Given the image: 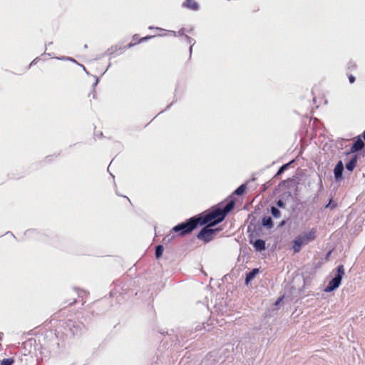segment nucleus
<instances>
[{
  "instance_id": "1",
  "label": "nucleus",
  "mask_w": 365,
  "mask_h": 365,
  "mask_svg": "<svg viewBox=\"0 0 365 365\" xmlns=\"http://www.w3.org/2000/svg\"><path fill=\"white\" fill-rule=\"evenodd\" d=\"M235 205V201L230 200L222 208L220 207L213 208L210 212H203L175 225L173 231L180 232V235L183 236L190 233L198 225H203L210 222V225H215L224 220L227 215L234 208Z\"/></svg>"
},
{
  "instance_id": "2",
  "label": "nucleus",
  "mask_w": 365,
  "mask_h": 365,
  "mask_svg": "<svg viewBox=\"0 0 365 365\" xmlns=\"http://www.w3.org/2000/svg\"><path fill=\"white\" fill-rule=\"evenodd\" d=\"M316 238V230L312 229L309 232L299 235L293 240V250L295 253L299 252L302 246L314 240Z\"/></svg>"
},
{
  "instance_id": "3",
  "label": "nucleus",
  "mask_w": 365,
  "mask_h": 365,
  "mask_svg": "<svg viewBox=\"0 0 365 365\" xmlns=\"http://www.w3.org/2000/svg\"><path fill=\"white\" fill-rule=\"evenodd\" d=\"M336 272H337L334 277L329 282L328 285L325 288V292H332L340 285L341 281L344 274V266L342 264L339 265L336 268Z\"/></svg>"
},
{
  "instance_id": "4",
  "label": "nucleus",
  "mask_w": 365,
  "mask_h": 365,
  "mask_svg": "<svg viewBox=\"0 0 365 365\" xmlns=\"http://www.w3.org/2000/svg\"><path fill=\"white\" fill-rule=\"evenodd\" d=\"M208 224L209 225L204 227L197 235V239L202 240L205 242L211 241L214 235L218 232L217 229L210 228L212 225H210V222H208Z\"/></svg>"
},
{
  "instance_id": "5",
  "label": "nucleus",
  "mask_w": 365,
  "mask_h": 365,
  "mask_svg": "<svg viewBox=\"0 0 365 365\" xmlns=\"http://www.w3.org/2000/svg\"><path fill=\"white\" fill-rule=\"evenodd\" d=\"M343 171H344V165L341 160H339L334 169V178L336 182H339L342 180L343 178Z\"/></svg>"
},
{
  "instance_id": "6",
  "label": "nucleus",
  "mask_w": 365,
  "mask_h": 365,
  "mask_svg": "<svg viewBox=\"0 0 365 365\" xmlns=\"http://www.w3.org/2000/svg\"><path fill=\"white\" fill-rule=\"evenodd\" d=\"M364 146V143L363 140L359 137L358 139L353 143V145L350 149V152L351 153L358 152V151L362 150Z\"/></svg>"
},
{
  "instance_id": "7",
  "label": "nucleus",
  "mask_w": 365,
  "mask_h": 365,
  "mask_svg": "<svg viewBox=\"0 0 365 365\" xmlns=\"http://www.w3.org/2000/svg\"><path fill=\"white\" fill-rule=\"evenodd\" d=\"M259 273V269L255 268L246 274L245 284H248L252 280H253L256 275Z\"/></svg>"
},
{
  "instance_id": "8",
  "label": "nucleus",
  "mask_w": 365,
  "mask_h": 365,
  "mask_svg": "<svg viewBox=\"0 0 365 365\" xmlns=\"http://www.w3.org/2000/svg\"><path fill=\"white\" fill-rule=\"evenodd\" d=\"M262 225L267 229H272L273 227V221L270 216H264L262 220Z\"/></svg>"
},
{
  "instance_id": "9",
  "label": "nucleus",
  "mask_w": 365,
  "mask_h": 365,
  "mask_svg": "<svg viewBox=\"0 0 365 365\" xmlns=\"http://www.w3.org/2000/svg\"><path fill=\"white\" fill-rule=\"evenodd\" d=\"M253 246L257 251L259 252L264 250L266 248L264 240L261 239L256 240L253 243Z\"/></svg>"
},
{
  "instance_id": "10",
  "label": "nucleus",
  "mask_w": 365,
  "mask_h": 365,
  "mask_svg": "<svg viewBox=\"0 0 365 365\" xmlns=\"http://www.w3.org/2000/svg\"><path fill=\"white\" fill-rule=\"evenodd\" d=\"M183 6L194 11L198 9V4L194 0H186L184 2Z\"/></svg>"
},
{
  "instance_id": "11",
  "label": "nucleus",
  "mask_w": 365,
  "mask_h": 365,
  "mask_svg": "<svg viewBox=\"0 0 365 365\" xmlns=\"http://www.w3.org/2000/svg\"><path fill=\"white\" fill-rule=\"evenodd\" d=\"M357 158L354 156L346 164V168L347 170L351 172L355 168L356 165Z\"/></svg>"
},
{
  "instance_id": "12",
  "label": "nucleus",
  "mask_w": 365,
  "mask_h": 365,
  "mask_svg": "<svg viewBox=\"0 0 365 365\" xmlns=\"http://www.w3.org/2000/svg\"><path fill=\"white\" fill-rule=\"evenodd\" d=\"M270 211H271L272 215L274 218H279L280 217L281 212H280V210L277 207H276L274 206H272Z\"/></svg>"
},
{
  "instance_id": "13",
  "label": "nucleus",
  "mask_w": 365,
  "mask_h": 365,
  "mask_svg": "<svg viewBox=\"0 0 365 365\" xmlns=\"http://www.w3.org/2000/svg\"><path fill=\"white\" fill-rule=\"evenodd\" d=\"M163 250H164V247L163 245H158L156 247H155V257L157 259H159L162 255H163Z\"/></svg>"
},
{
  "instance_id": "14",
  "label": "nucleus",
  "mask_w": 365,
  "mask_h": 365,
  "mask_svg": "<svg viewBox=\"0 0 365 365\" xmlns=\"http://www.w3.org/2000/svg\"><path fill=\"white\" fill-rule=\"evenodd\" d=\"M175 238V235L173 232H170L167 235H165L163 239V242L165 244L170 242L173 239Z\"/></svg>"
},
{
  "instance_id": "15",
  "label": "nucleus",
  "mask_w": 365,
  "mask_h": 365,
  "mask_svg": "<svg viewBox=\"0 0 365 365\" xmlns=\"http://www.w3.org/2000/svg\"><path fill=\"white\" fill-rule=\"evenodd\" d=\"M246 189V185L245 184L239 186L234 192V193L237 195H242Z\"/></svg>"
},
{
  "instance_id": "16",
  "label": "nucleus",
  "mask_w": 365,
  "mask_h": 365,
  "mask_svg": "<svg viewBox=\"0 0 365 365\" xmlns=\"http://www.w3.org/2000/svg\"><path fill=\"white\" fill-rule=\"evenodd\" d=\"M14 362V360L13 358H7L4 359L1 361L0 365H12Z\"/></svg>"
},
{
  "instance_id": "17",
  "label": "nucleus",
  "mask_w": 365,
  "mask_h": 365,
  "mask_svg": "<svg viewBox=\"0 0 365 365\" xmlns=\"http://www.w3.org/2000/svg\"><path fill=\"white\" fill-rule=\"evenodd\" d=\"M292 162L293 160L281 166L277 171V175H281L282 173H283L284 170H286L288 168V167Z\"/></svg>"
},
{
  "instance_id": "18",
  "label": "nucleus",
  "mask_w": 365,
  "mask_h": 365,
  "mask_svg": "<svg viewBox=\"0 0 365 365\" xmlns=\"http://www.w3.org/2000/svg\"><path fill=\"white\" fill-rule=\"evenodd\" d=\"M121 48H117V47H111L107 51L108 54H113L115 52H116L118 50H121Z\"/></svg>"
},
{
  "instance_id": "19",
  "label": "nucleus",
  "mask_w": 365,
  "mask_h": 365,
  "mask_svg": "<svg viewBox=\"0 0 365 365\" xmlns=\"http://www.w3.org/2000/svg\"><path fill=\"white\" fill-rule=\"evenodd\" d=\"M277 205L279 207L284 208L286 207V203L283 200H279L277 201Z\"/></svg>"
},
{
  "instance_id": "20",
  "label": "nucleus",
  "mask_w": 365,
  "mask_h": 365,
  "mask_svg": "<svg viewBox=\"0 0 365 365\" xmlns=\"http://www.w3.org/2000/svg\"><path fill=\"white\" fill-rule=\"evenodd\" d=\"M185 38L186 41H187V43L191 44L192 42L194 43V40L191 37L185 35Z\"/></svg>"
},
{
  "instance_id": "21",
  "label": "nucleus",
  "mask_w": 365,
  "mask_h": 365,
  "mask_svg": "<svg viewBox=\"0 0 365 365\" xmlns=\"http://www.w3.org/2000/svg\"><path fill=\"white\" fill-rule=\"evenodd\" d=\"M349 81L351 83H353L355 81V77L352 75L349 76Z\"/></svg>"
},
{
  "instance_id": "22",
  "label": "nucleus",
  "mask_w": 365,
  "mask_h": 365,
  "mask_svg": "<svg viewBox=\"0 0 365 365\" xmlns=\"http://www.w3.org/2000/svg\"><path fill=\"white\" fill-rule=\"evenodd\" d=\"M336 206V205H332L331 204V200L329 201V202L326 205V207H330V208H333Z\"/></svg>"
},
{
  "instance_id": "23",
  "label": "nucleus",
  "mask_w": 365,
  "mask_h": 365,
  "mask_svg": "<svg viewBox=\"0 0 365 365\" xmlns=\"http://www.w3.org/2000/svg\"><path fill=\"white\" fill-rule=\"evenodd\" d=\"M153 38V36H146V37L142 38L140 40V42L148 40V39H150V38Z\"/></svg>"
},
{
  "instance_id": "24",
  "label": "nucleus",
  "mask_w": 365,
  "mask_h": 365,
  "mask_svg": "<svg viewBox=\"0 0 365 365\" xmlns=\"http://www.w3.org/2000/svg\"><path fill=\"white\" fill-rule=\"evenodd\" d=\"M178 34L180 36H183L185 35V29H181L179 31H178Z\"/></svg>"
},
{
  "instance_id": "25",
  "label": "nucleus",
  "mask_w": 365,
  "mask_h": 365,
  "mask_svg": "<svg viewBox=\"0 0 365 365\" xmlns=\"http://www.w3.org/2000/svg\"><path fill=\"white\" fill-rule=\"evenodd\" d=\"M286 222H287V221H286V220H282V222H280V223L279 224V227H281L284 226V225H286Z\"/></svg>"
},
{
  "instance_id": "26",
  "label": "nucleus",
  "mask_w": 365,
  "mask_h": 365,
  "mask_svg": "<svg viewBox=\"0 0 365 365\" xmlns=\"http://www.w3.org/2000/svg\"><path fill=\"white\" fill-rule=\"evenodd\" d=\"M202 325H198L195 327V330L196 331H198V330H201L202 329Z\"/></svg>"
},
{
  "instance_id": "27",
  "label": "nucleus",
  "mask_w": 365,
  "mask_h": 365,
  "mask_svg": "<svg viewBox=\"0 0 365 365\" xmlns=\"http://www.w3.org/2000/svg\"><path fill=\"white\" fill-rule=\"evenodd\" d=\"M98 79L97 78L95 83L93 84V86H96L98 84Z\"/></svg>"
},
{
  "instance_id": "28",
  "label": "nucleus",
  "mask_w": 365,
  "mask_h": 365,
  "mask_svg": "<svg viewBox=\"0 0 365 365\" xmlns=\"http://www.w3.org/2000/svg\"><path fill=\"white\" fill-rule=\"evenodd\" d=\"M192 45H191L190 47V53H192Z\"/></svg>"
},
{
  "instance_id": "29",
  "label": "nucleus",
  "mask_w": 365,
  "mask_h": 365,
  "mask_svg": "<svg viewBox=\"0 0 365 365\" xmlns=\"http://www.w3.org/2000/svg\"><path fill=\"white\" fill-rule=\"evenodd\" d=\"M67 59L69 60V61H76L74 59H73L71 58H68Z\"/></svg>"
},
{
  "instance_id": "30",
  "label": "nucleus",
  "mask_w": 365,
  "mask_h": 365,
  "mask_svg": "<svg viewBox=\"0 0 365 365\" xmlns=\"http://www.w3.org/2000/svg\"><path fill=\"white\" fill-rule=\"evenodd\" d=\"M132 46H133V44H132V43H129V44L128 45V48H130Z\"/></svg>"
},
{
  "instance_id": "31",
  "label": "nucleus",
  "mask_w": 365,
  "mask_h": 365,
  "mask_svg": "<svg viewBox=\"0 0 365 365\" xmlns=\"http://www.w3.org/2000/svg\"><path fill=\"white\" fill-rule=\"evenodd\" d=\"M363 138H364V139L365 140V131L363 133Z\"/></svg>"
},
{
  "instance_id": "32",
  "label": "nucleus",
  "mask_w": 365,
  "mask_h": 365,
  "mask_svg": "<svg viewBox=\"0 0 365 365\" xmlns=\"http://www.w3.org/2000/svg\"><path fill=\"white\" fill-rule=\"evenodd\" d=\"M84 48H87V45H86V44H85V45H84Z\"/></svg>"
}]
</instances>
